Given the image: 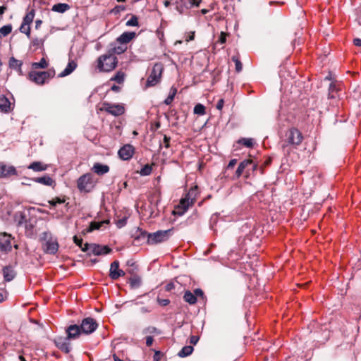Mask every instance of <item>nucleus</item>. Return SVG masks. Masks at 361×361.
I'll return each mask as SVG.
<instances>
[{"label":"nucleus","mask_w":361,"mask_h":361,"mask_svg":"<svg viewBox=\"0 0 361 361\" xmlns=\"http://www.w3.org/2000/svg\"><path fill=\"white\" fill-rule=\"evenodd\" d=\"M27 168L29 169L33 170L34 171H37L38 172V171H43L47 170V165L43 164L41 161H34V162L31 163L28 166Z\"/></svg>","instance_id":"nucleus-26"},{"label":"nucleus","mask_w":361,"mask_h":361,"mask_svg":"<svg viewBox=\"0 0 361 361\" xmlns=\"http://www.w3.org/2000/svg\"><path fill=\"white\" fill-rule=\"evenodd\" d=\"M23 226H25L26 235L27 236H31L33 234V225L27 221Z\"/></svg>","instance_id":"nucleus-46"},{"label":"nucleus","mask_w":361,"mask_h":361,"mask_svg":"<svg viewBox=\"0 0 361 361\" xmlns=\"http://www.w3.org/2000/svg\"><path fill=\"white\" fill-rule=\"evenodd\" d=\"M12 31V25L11 24L4 25L0 28V34L2 37L8 35Z\"/></svg>","instance_id":"nucleus-40"},{"label":"nucleus","mask_w":361,"mask_h":361,"mask_svg":"<svg viewBox=\"0 0 361 361\" xmlns=\"http://www.w3.org/2000/svg\"><path fill=\"white\" fill-rule=\"evenodd\" d=\"M135 154V147L130 145H124L118 152V157L122 160H130Z\"/></svg>","instance_id":"nucleus-11"},{"label":"nucleus","mask_w":361,"mask_h":361,"mask_svg":"<svg viewBox=\"0 0 361 361\" xmlns=\"http://www.w3.org/2000/svg\"><path fill=\"white\" fill-rule=\"evenodd\" d=\"M149 233L146 232L145 231H142V229L137 228L135 233L134 234V240L135 241H137L138 243L146 240L148 243V235Z\"/></svg>","instance_id":"nucleus-25"},{"label":"nucleus","mask_w":361,"mask_h":361,"mask_svg":"<svg viewBox=\"0 0 361 361\" xmlns=\"http://www.w3.org/2000/svg\"><path fill=\"white\" fill-rule=\"evenodd\" d=\"M92 170L97 175L102 176L109 171V167L107 165L100 163H95Z\"/></svg>","instance_id":"nucleus-21"},{"label":"nucleus","mask_w":361,"mask_h":361,"mask_svg":"<svg viewBox=\"0 0 361 361\" xmlns=\"http://www.w3.org/2000/svg\"><path fill=\"white\" fill-rule=\"evenodd\" d=\"M23 65L22 61L17 60L14 57H11L9 60V66L11 68L16 69L18 71L19 74L23 75L21 66Z\"/></svg>","instance_id":"nucleus-27"},{"label":"nucleus","mask_w":361,"mask_h":361,"mask_svg":"<svg viewBox=\"0 0 361 361\" xmlns=\"http://www.w3.org/2000/svg\"><path fill=\"white\" fill-rule=\"evenodd\" d=\"M13 220L16 226L18 227L23 226L27 221L26 219V215L23 212H16L13 216Z\"/></svg>","instance_id":"nucleus-22"},{"label":"nucleus","mask_w":361,"mask_h":361,"mask_svg":"<svg viewBox=\"0 0 361 361\" xmlns=\"http://www.w3.org/2000/svg\"><path fill=\"white\" fill-rule=\"evenodd\" d=\"M11 103L4 94H0V110L4 113H8L11 111Z\"/></svg>","instance_id":"nucleus-19"},{"label":"nucleus","mask_w":361,"mask_h":361,"mask_svg":"<svg viewBox=\"0 0 361 361\" xmlns=\"http://www.w3.org/2000/svg\"><path fill=\"white\" fill-rule=\"evenodd\" d=\"M163 355L160 351H155L154 355L153 356V361H160Z\"/></svg>","instance_id":"nucleus-54"},{"label":"nucleus","mask_w":361,"mask_h":361,"mask_svg":"<svg viewBox=\"0 0 361 361\" xmlns=\"http://www.w3.org/2000/svg\"><path fill=\"white\" fill-rule=\"evenodd\" d=\"M232 61L235 63V71L239 73L242 71L243 65L240 62L238 56H233L231 58Z\"/></svg>","instance_id":"nucleus-43"},{"label":"nucleus","mask_w":361,"mask_h":361,"mask_svg":"<svg viewBox=\"0 0 361 361\" xmlns=\"http://www.w3.org/2000/svg\"><path fill=\"white\" fill-rule=\"evenodd\" d=\"M125 6H115L112 10H111V13H114V14H117L118 13H120L121 11H123L125 10Z\"/></svg>","instance_id":"nucleus-51"},{"label":"nucleus","mask_w":361,"mask_h":361,"mask_svg":"<svg viewBox=\"0 0 361 361\" xmlns=\"http://www.w3.org/2000/svg\"><path fill=\"white\" fill-rule=\"evenodd\" d=\"M44 44V39L40 38H34L31 42V45L35 48V49H37L42 47H43Z\"/></svg>","instance_id":"nucleus-44"},{"label":"nucleus","mask_w":361,"mask_h":361,"mask_svg":"<svg viewBox=\"0 0 361 361\" xmlns=\"http://www.w3.org/2000/svg\"><path fill=\"white\" fill-rule=\"evenodd\" d=\"M199 193L197 185L192 187L185 197L180 199L179 204L175 208L174 214L179 216L184 214L196 202Z\"/></svg>","instance_id":"nucleus-2"},{"label":"nucleus","mask_w":361,"mask_h":361,"mask_svg":"<svg viewBox=\"0 0 361 361\" xmlns=\"http://www.w3.org/2000/svg\"><path fill=\"white\" fill-rule=\"evenodd\" d=\"M73 241L74 243L78 246V247H82V244L83 243V240L82 238H78L77 235H75L73 237Z\"/></svg>","instance_id":"nucleus-55"},{"label":"nucleus","mask_w":361,"mask_h":361,"mask_svg":"<svg viewBox=\"0 0 361 361\" xmlns=\"http://www.w3.org/2000/svg\"><path fill=\"white\" fill-rule=\"evenodd\" d=\"M129 282L133 288H137L141 284V279L138 276H134L129 279Z\"/></svg>","instance_id":"nucleus-41"},{"label":"nucleus","mask_w":361,"mask_h":361,"mask_svg":"<svg viewBox=\"0 0 361 361\" xmlns=\"http://www.w3.org/2000/svg\"><path fill=\"white\" fill-rule=\"evenodd\" d=\"M125 73L122 71H118L116 75L111 78L110 80L116 81L118 84H121L124 82Z\"/></svg>","instance_id":"nucleus-35"},{"label":"nucleus","mask_w":361,"mask_h":361,"mask_svg":"<svg viewBox=\"0 0 361 361\" xmlns=\"http://www.w3.org/2000/svg\"><path fill=\"white\" fill-rule=\"evenodd\" d=\"M77 186L81 192H90L94 188L92 176L90 173L81 176L77 181Z\"/></svg>","instance_id":"nucleus-9"},{"label":"nucleus","mask_w":361,"mask_h":361,"mask_svg":"<svg viewBox=\"0 0 361 361\" xmlns=\"http://www.w3.org/2000/svg\"><path fill=\"white\" fill-rule=\"evenodd\" d=\"M126 49H127L126 45H125L123 44H121L118 46H115L114 47H113L109 54H112L114 55L115 54H123L126 50Z\"/></svg>","instance_id":"nucleus-33"},{"label":"nucleus","mask_w":361,"mask_h":361,"mask_svg":"<svg viewBox=\"0 0 361 361\" xmlns=\"http://www.w3.org/2000/svg\"><path fill=\"white\" fill-rule=\"evenodd\" d=\"M354 45L357 47H361V39L356 38L353 40Z\"/></svg>","instance_id":"nucleus-64"},{"label":"nucleus","mask_w":361,"mask_h":361,"mask_svg":"<svg viewBox=\"0 0 361 361\" xmlns=\"http://www.w3.org/2000/svg\"><path fill=\"white\" fill-rule=\"evenodd\" d=\"M193 347L191 345L184 346L178 353V355L180 357H185L191 355L193 352Z\"/></svg>","instance_id":"nucleus-32"},{"label":"nucleus","mask_w":361,"mask_h":361,"mask_svg":"<svg viewBox=\"0 0 361 361\" xmlns=\"http://www.w3.org/2000/svg\"><path fill=\"white\" fill-rule=\"evenodd\" d=\"M35 181L47 186H51L54 183V180L49 176L37 178Z\"/></svg>","instance_id":"nucleus-28"},{"label":"nucleus","mask_w":361,"mask_h":361,"mask_svg":"<svg viewBox=\"0 0 361 361\" xmlns=\"http://www.w3.org/2000/svg\"><path fill=\"white\" fill-rule=\"evenodd\" d=\"M202 0H190V4L193 6L198 7L201 3Z\"/></svg>","instance_id":"nucleus-63"},{"label":"nucleus","mask_w":361,"mask_h":361,"mask_svg":"<svg viewBox=\"0 0 361 361\" xmlns=\"http://www.w3.org/2000/svg\"><path fill=\"white\" fill-rule=\"evenodd\" d=\"M125 275V272L119 269V262L118 261H114L111 264V267L109 270V276L113 280H117L119 277L123 276Z\"/></svg>","instance_id":"nucleus-15"},{"label":"nucleus","mask_w":361,"mask_h":361,"mask_svg":"<svg viewBox=\"0 0 361 361\" xmlns=\"http://www.w3.org/2000/svg\"><path fill=\"white\" fill-rule=\"evenodd\" d=\"M164 66L161 63H156L152 69L146 82V87H153L157 85L161 79Z\"/></svg>","instance_id":"nucleus-5"},{"label":"nucleus","mask_w":361,"mask_h":361,"mask_svg":"<svg viewBox=\"0 0 361 361\" xmlns=\"http://www.w3.org/2000/svg\"><path fill=\"white\" fill-rule=\"evenodd\" d=\"M152 166L149 164H145L139 171L141 176H149L152 173Z\"/></svg>","instance_id":"nucleus-39"},{"label":"nucleus","mask_w":361,"mask_h":361,"mask_svg":"<svg viewBox=\"0 0 361 361\" xmlns=\"http://www.w3.org/2000/svg\"><path fill=\"white\" fill-rule=\"evenodd\" d=\"M12 237L11 235L6 233L0 235V250L3 252L11 251L12 248L11 245Z\"/></svg>","instance_id":"nucleus-14"},{"label":"nucleus","mask_w":361,"mask_h":361,"mask_svg":"<svg viewBox=\"0 0 361 361\" xmlns=\"http://www.w3.org/2000/svg\"><path fill=\"white\" fill-rule=\"evenodd\" d=\"M77 67V63L74 61H70L66 68L59 75V77L62 78L70 75Z\"/></svg>","instance_id":"nucleus-24"},{"label":"nucleus","mask_w":361,"mask_h":361,"mask_svg":"<svg viewBox=\"0 0 361 361\" xmlns=\"http://www.w3.org/2000/svg\"><path fill=\"white\" fill-rule=\"evenodd\" d=\"M183 300L190 305H195L197 302L196 295L190 290L184 293Z\"/></svg>","instance_id":"nucleus-29"},{"label":"nucleus","mask_w":361,"mask_h":361,"mask_svg":"<svg viewBox=\"0 0 361 361\" xmlns=\"http://www.w3.org/2000/svg\"><path fill=\"white\" fill-rule=\"evenodd\" d=\"M170 140L171 138L165 135L161 146L163 145L166 148H169L170 147Z\"/></svg>","instance_id":"nucleus-50"},{"label":"nucleus","mask_w":361,"mask_h":361,"mask_svg":"<svg viewBox=\"0 0 361 361\" xmlns=\"http://www.w3.org/2000/svg\"><path fill=\"white\" fill-rule=\"evenodd\" d=\"M65 202L64 199H61L60 197H56L52 200L49 201V203L55 207L57 204H62Z\"/></svg>","instance_id":"nucleus-48"},{"label":"nucleus","mask_w":361,"mask_h":361,"mask_svg":"<svg viewBox=\"0 0 361 361\" xmlns=\"http://www.w3.org/2000/svg\"><path fill=\"white\" fill-rule=\"evenodd\" d=\"M135 35V32H125L117 38V42L120 44L126 45V44L130 42Z\"/></svg>","instance_id":"nucleus-20"},{"label":"nucleus","mask_w":361,"mask_h":361,"mask_svg":"<svg viewBox=\"0 0 361 361\" xmlns=\"http://www.w3.org/2000/svg\"><path fill=\"white\" fill-rule=\"evenodd\" d=\"M173 229L159 230L149 233L148 235V244L153 245L166 241L172 234Z\"/></svg>","instance_id":"nucleus-6"},{"label":"nucleus","mask_w":361,"mask_h":361,"mask_svg":"<svg viewBox=\"0 0 361 361\" xmlns=\"http://www.w3.org/2000/svg\"><path fill=\"white\" fill-rule=\"evenodd\" d=\"M157 302L159 305L163 307L167 306L170 303V300L169 299H161L159 297L157 298Z\"/></svg>","instance_id":"nucleus-49"},{"label":"nucleus","mask_w":361,"mask_h":361,"mask_svg":"<svg viewBox=\"0 0 361 361\" xmlns=\"http://www.w3.org/2000/svg\"><path fill=\"white\" fill-rule=\"evenodd\" d=\"M224 105V100L223 99H221L218 101L216 104V109L218 110H221Z\"/></svg>","instance_id":"nucleus-60"},{"label":"nucleus","mask_w":361,"mask_h":361,"mask_svg":"<svg viewBox=\"0 0 361 361\" xmlns=\"http://www.w3.org/2000/svg\"><path fill=\"white\" fill-rule=\"evenodd\" d=\"M99 110L114 116H119L125 113V107L122 104H111L107 102H104L102 104Z\"/></svg>","instance_id":"nucleus-8"},{"label":"nucleus","mask_w":361,"mask_h":361,"mask_svg":"<svg viewBox=\"0 0 361 361\" xmlns=\"http://www.w3.org/2000/svg\"><path fill=\"white\" fill-rule=\"evenodd\" d=\"M70 8V6L68 4L65 3H59L56 4H54L52 6V11L58 13H64L66 11H68Z\"/></svg>","instance_id":"nucleus-30"},{"label":"nucleus","mask_w":361,"mask_h":361,"mask_svg":"<svg viewBox=\"0 0 361 361\" xmlns=\"http://www.w3.org/2000/svg\"><path fill=\"white\" fill-rule=\"evenodd\" d=\"M48 66V63L44 58L41 59L39 62H35L32 63L34 68H46Z\"/></svg>","instance_id":"nucleus-42"},{"label":"nucleus","mask_w":361,"mask_h":361,"mask_svg":"<svg viewBox=\"0 0 361 361\" xmlns=\"http://www.w3.org/2000/svg\"><path fill=\"white\" fill-rule=\"evenodd\" d=\"M238 143L252 148L254 146V140L252 138H241L238 141Z\"/></svg>","instance_id":"nucleus-37"},{"label":"nucleus","mask_w":361,"mask_h":361,"mask_svg":"<svg viewBox=\"0 0 361 361\" xmlns=\"http://www.w3.org/2000/svg\"><path fill=\"white\" fill-rule=\"evenodd\" d=\"M55 75V71L50 68L46 71H31L29 73L28 78L38 85H42Z\"/></svg>","instance_id":"nucleus-4"},{"label":"nucleus","mask_w":361,"mask_h":361,"mask_svg":"<svg viewBox=\"0 0 361 361\" xmlns=\"http://www.w3.org/2000/svg\"><path fill=\"white\" fill-rule=\"evenodd\" d=\"M193 111L195 114L203 116L206 114L205 106L202 104H197L195 106Z\"/></svg>","instance_id":"nucleus-38"},{"label":"nucleus","mask_w":361,"mask_h":361,"mask_svg":"<svg viewBox=\"0 0 361 361\" xmlns=\"http://www.w3.org/2000/svg\"><path fill=\"white\" fill-rule=\"evenodd\" d=\"M109 220H104V221H99V222L92 221L90 223V226L87 231V232H92L94 230H98L102 227V226L104 224H109Z\"/></svg>","instance_id":"nucleus-31"},{"label":"nucleus","mask_w":361,"mask_h":361,"mask_svg":"<svg viewBox=\"0 0 361 361\" xmlns=\"http://www.w3.org/2000/svg\"><path fill=\"white\" fill-rule=\"evenodd\" d=\"M248 166L251 167L252 172L254 173L257 169L258 165L252 159L243 160L240 163L235 171V178H240L243 173L245 174V177L247 178L250 176V173L248 172V170H246Z\"/></svg>","instance_id":"nucleus-7"},{"label":"nucleus","mask_w":361,"mask_h":361,"mask_svg":"<svg viewBox=\"0 0 361 361\" xmlns=\"http://www.w3.org/2000/svg\"><path fill=\"white\" fill-rule=\"evenodd\" d=\"M175 288V284L173 282H170L165 286L166 291H171Z\"/></svg>","instance_id":"nucleus-58"},{"label":"nucleus","mask_w":361,"mask_h":361,"mask_svg":"<svg viewBox=\"0 0 361 361\" xmlns=\"http://www.w3.org/2000/svg\"><path fill=\"white\" fill-rule=\"evenodd\" d=\"M20 31L23 33H25L27 37H30V27L29 25L23 23L20 27Z\"/></svg>","instance_id":"nucleus-45"},{"label":"nucleus","mask_w":361,"mask_h":361,"mask_svg":"<svg viewBox=\"0 0 361 361\" xmlns=\"http://www.w3.org/2000/svg\"><path fill=\"white\" fill-rule=\"evenodd\" d=\"M176 92H177V89L174 87H172L170 90V93H169V96L164 100V104L166 105L171 104L174 99Z\"/></svg>","instance_id":"nucleus-34"},{"label":"nucleus","mask_w":361,"mask_h":361,"mask_svg":"<svg viewBox=\"0 0 361 361\" xmlns=\"http://www.w3.org/2000/svg\"><path fill=\"white\" fill-rule=\"evenodd\" d=\"M34 17H35V10L32 9L28 13H27V14L25 16V17L23 18V23H25L30 25L32 23Z\"/></svg>","instance_id":"nucleus-36"},{"label":"nucleus","mask_w":361,"mask_h":361,"mask_svg":"<svg viewBox=\"0 0 361 361\" xmlns=\"http://www.w3.org/2000/svg\"><path fill=\"white\" fill-rule=\"evenodd\" d=\"M118 64L117 57L112 54L101 55L97 60V68L99 72H111Z\"/></svg>","instance_id":"nucleus-3"},{"label":"nucleus","mask_w":361,"mask_h":361,"mask_svg":"<svg viewBox=\"0 0 361 361\" xmlns=\"http://www.w3.org/2000/svg\"><path fill=\"white\" fill-rule=\"evenodd\" d=\"M303 140L302 133L296 128L288 129L281 137V148L283 150L289 152V147L297 148Z\"/></svg>","instance_id":"nucleus-1"},{"label":"nucleus","mask_w":361,"mask_h":361,"mask_svg":"<svg viewBox=\"0 0 361 361\" xmlns=\"http://www.w3.org/2000/svg\"><path fill=\"white\" fill-rule=\"evenodd\" d=\"M237 164V159H233L231 160H230L228 166H226V171H228L230 169H233V167L235 166V165Z\"/></svg>","instance_id":"nucleus-52"},{"label":"nucleus","mask_w":361,"mask_h":361,"mask_svg":"<svg viewBox=\"0 0 361 361\" xmlns=\"http://www.w3.org/2000/svg\"><path fill=\"white\" fill-rule=\"evenodd\" d=\"M80 327L82 334H90L98 327L96 320L92 317H87L82 320Z\"/></svg>","instance_id":"nucleus-10"},{"label":"nucleus","mask_w":361,"mask_h":361,"mask_svg":"<svg viewBox=\"0 0 361 361\" xmlns=\"http://www.w3.org/2000/svg\"><path fill=\"white\" fill-rule=\"evenodd\" d=\"M157 331V328L154 327V326H149V327L144 329V331H143L144 334H147V333L153 334V333H156Z\"/></svg>","instance_id":"nucleus-56"},{"label":"nucleus","mask_w":361,"mask_h":361,"mask_svg":"<svg viewBox=\"0 0 361 361\" xmlns=\"http://www.w3.org/2000/svg\"><path fill=\"white\" fill-rule=\"evenodd\" d=\"M82 251L83 252H90V244L86 243H82V247H79Z\"/></svg>","instance_id":"nucleus-53"},{"label":"nucleus","mask_w":361,"mask_h":361,"mask_svg":"<svg viewBox=\"0 0 361 361\" xmlns=\"http://www.w3.org/2000/svg\"><path fill=\"white\" fill-rule=\"evenodd\" d=\"M111 250L106 245H100L98 244H90V252L88 255H104L111 252Z\"/></svg>","instance_id":"nucleus-13"},{"label":"nucleus","mask_w":361,"mask_h":361,"mask_svg":"<svg viewBox=\"0 0 361 361\" xmlns=\"http://www.w3.org/2000/svg\"><path fill=\"white\" fill-rule=\"evenodd\" d=\"M16 174V170L13 166H8L4 163H0V177L4 178Z\"/></svg>","instance_id":"nucleus-17"},{"label":"nucleus","mask_w":361,"mask_h":361,"mask_svg":"<svg viewBox=\"0 0 361 361\" xmlns=\"http://www.w3.org/2000/svg\"><path fill=\"white\" fill-rule=\"evenodd\" d=\"M153 341H154V339H153L152 336H149L146 337L147 346L150 347L152 345Z\"/></svg>","instance_id":"nucleus-62"},{"label":"nucleus","mask_w":361,"mask_h":361,"mask_svg":"<svg viewBox=\"0 0 361 361\" xmlns=\"http://www.w3.org/2000/svg\"><path fill=\"white\" fill-rule=\"evenodd\" d=\"M195 295H196V298L197 297H201V298H203L204 297V293L202 291V289L200 288H197L194 290V293H193Z\"/></svg>","instance_id":"nucleus-57"},{"label":"nucleus","mask_w":361,"mask_h":361,"mask_svg":"<svg viewBox=\"0 0 361 361\" xmlns=\"http://www.w3.org/2000/svg\"><path fill=\"white\" fill-rule=\"evenodd\" d=\"M3 274L4 280L7 282L12 281L16 276V272L13 269L10 267H5L3 269Z\"/></svg>","instance_id":"nucleus-23"},{"label":"nucleus","mask_w":361,"mask_h":361,"mask_svg":"<svg viewBox=\"0 0 361 361\" xmlns=\"http://www.w3.org/2000/svg\"><path fill=\"white\" fill-rule=\"evenodd\" d=\"M127 26H138V18L136 16L132 17L126 22Z\"/></svg>","instance_id":"nucleus-47"},{"label":"nucleus","mask_w":361,"mask_h":361,"mask_svg":"<svg viewBox=\"0 0 361 361\" xmlns=\"http://www.w3.org/2000/svg\"><path fill=\"white\" fill-rule=\"evenodd\" d=\"M199 341V337L197 336H191L190 337V343L192 345L197 344Z\"/></svg>","instance_id":"nucleus-59"},{"label":"nucleus","mask_w":361,"mask_h":361,"mask_svg":"<svg viewBox=\"0 0 361 361\" xmlns=\"http://www.w3.org/2000/svg\"><path fill=\"white\" fill-rule=\"evenodd\" d=\"M55 345L65 353H68L71 351V343L67 337L58 336L54 340Z\"/></svg>","instance_id":"nucleus-12"},{"label":"nucleus","mask_w":361,"mask_h":361,"mask_svg":"<svg viewBox=\"0 0 361 361\" xmlns=\"http://www.w3.org/2000/svg\"><path fill=\"white\" fill-rule=\"evenodd\" d=\"M66 332L67 334L66 337L69 340L78 338L82 333L80 326L77 324H71L68 326L66 329Z\"/></svg>","instance_id":"nucleus-16"},{"label":"nucleus","mask_w":361,"mask_h":361,"mask_svg":"<svg viewBox=\"0 0 361 361\" xmlns=\"http://www.w3.org/2000/svg\"><path fill=\"white\" fill-rule=\"evenodd\" d=\"M219 41L220 42L221 44H224L226 41V34L224 32H221Z\"/></svg>","instance_id":"nucleus-61"},{"label":"nucleus","mask_w":361,"mask_h":361,"mask_svg":"<svg viewBox=\"0 0 361 361\" xmlns=\"http://www.w3.org/2000/svg\"><path fill=\"white\" fill-rule=\"evenodd\" d=\"M59 244L56 240H47L43 245V250L46 253L54 255L57 252Z\"/></svg>","instance_id":"nucleus-18"}]
</instances>
